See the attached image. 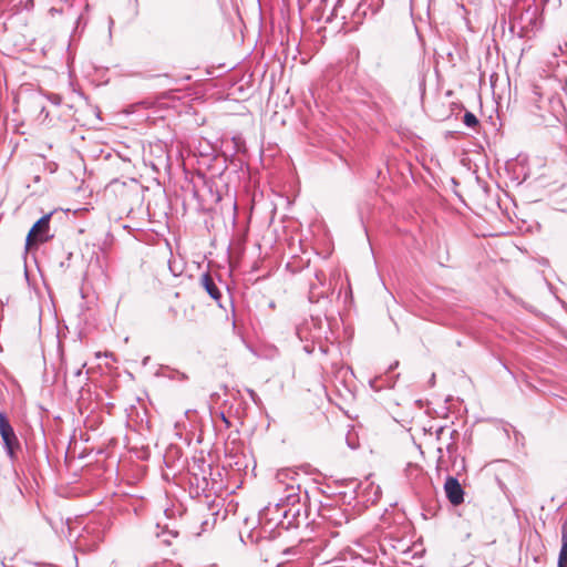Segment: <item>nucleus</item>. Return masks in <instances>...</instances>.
<instances>
[{"mask_svg":"<svg viewBox=\"0 0 567 567\" xmlns=\"http://www.w3.org/2000/svg\"><path fill=\"white\" fill-rule=\"evenodd\" d=\"M287 494L279 503L274 506H267L260 514V519L276 522V525L289 528L299 525L303 505L301 504L300 485L296 487L288 485Z\"/></svg>","mask_w":567,"mask_h":567,"instance_id":"obj_1","label":"nucleus"},{"mask_svg":"<svg viewBox=\"0 0 567 567\" xmlns=\"http://www.w3.org/2000/svg\"><path fill=\"white\" fill-rule=\"evenodd\" d=\"M0 435L3 442V446L7 455L9 456L12 464L18 460V451L21 449L20 441L16 435L13 427L11 426L6 414L0 411Z\"/></svg>","mask_w":567,"mask_h":567,"instance_id":"obj_2","label":"nucleus"},{"mask_svg":"<svg viewBox=\"0 0 567 567\" xmlns=\"http://www.w3.org/2000/svg\"><path fill=\"white\" fill-rule=\"evenodd\" d=\"M52 214H47L42 216L35 224L31 227L27 239L25 247L29 249L38 244L45 243L52 235H50V220Z\"/></svg>","mask_w":567,"mask_h":567,"instance_id":"obj_3","label":"nucleus"},{"mask_svg":"<svg viewBox=\"0 0 567 567\" xmlns=\"http://www.w3.org/2000/svg\"><path fill=\"white\" fill-rule=\"evenodd\" d=\"M320 319L311 318L310 320H306L296 328V334L300 339V341H309L320 338Z\"/></svg>","mask_w":567,"mask_h":567,"instance_id":"obj_4","label":"nucleus"},{"mask_svg":"<svg viewBox=\"0 0 567 567\" xmlns=\"http://www.w3.org/2000/svg\"><path fill=\"white\" fill-rule=\"evenodd\" d=\"M444 491L447 499L454 506H457L464 501V489L457 478L449 476L444 483Z\"/></svg>","mask_w":567,"mask_h":567,"instance_id":"obj_5","label":"nucleus"},{"mask_svg":"<svg viewBox=\"0 0 567 567\" xmlns=\"http://www.w3.org/2000/svg\"><path fill=\"white\" fill-rule=\"evenodd\" d=\"M200 284L203 288L207 291V293L216 301L221 298V293L217 285L215 284L214 278L210 274L205 272L200 277Z\"/></svg>","mask_w":567,"mask_h":567,"instance_id":"obj_6","label":"nucleus"},{"mask_svg":"<svg viewBox=\"0 0 567 567\" xmlns=\"http://www.w3.org/2000/svg\"><path fill=\"white\" fill-rule=\"evenodd\" d=\"M549 111L556 121H560L565 113V106L559 96H551L548 99Z\"/></svg>","mask_w":567,"mask_h":567,"instance_id":"obj_7","label":"nucleus"},{"mask_svg":"<svg viewBox=\"0 0 567 567\" xmlns=\"http://www.w3.org/2000/svg\"><path fill=\"white\" fill-rule=\"evenodd\" d=\"M463 123L467 127H475L478 124V120L472 112H466L463 117Z\"/></svg>","mask_w":567,"mask_h":567,"instance_id":"obj_8","label":"nucleus"},{"mask_svg":"<svg viewBox=\"0 0 567 567\" xmlns=\"http://www.w3.org/2000/svg\"><path fill=\"white\" fill-rule=\"evenodd\" d=\"M83 540H84V536L82 535V536L79 538V540H78V546H79V547L86 546V549H87V550H94V549L96 548V546H97L99 542H101V540H102V537H101V535L99 534V535L95 537L94 542H93L92 544H90V545L84 544V543H83Z\"/></svg>","mask_w":567,"mask_h":567,"instance_id":"obj_9","label":"nucleus"},{"mask_svg":"<svg viewBox=\"0 0 567 567\" xmlns=\"http://www.w3.org/2000/svg\"><path fill=\"white\" fill-rule=\"evenodd\" d=\"M450 437L452 442L446 445V450L451 454L456 451L455 440L458 437V432L456 430H451Z\"/></svg>","mask_w":567,"mask_h":567,"instance_id":"obj_10","label":"nucleus"},{"mask_svg":"<svg viewBox=\"0 0 567 567\" xmlns=\"http://www.w3.org/2000/svg\"><path fill=\"white\" fill-rule=\"evenodd\" d=\"M557 567H567V548L560 547Z\"/></svg>","mask_w":567,"mask_h":567,"instance_id":"obj_11","label":"nucleus"},{"mask_svg":"<svg viewBox=\"0 0 567 567\" xmlns=\"http://www.w3.org/2000/svg\"><path fill=\"white\" fill-rule=\"evenodd\" d=\"M9 489L13 499L22 497V491L16 483H11Z\"/></svg>","mask_w":567,"mask_h":567,"instance_id":"obj_12","label":"nucleus"},{"mask_svg":"<svg viewBox=\"0 0 567 567\" xmlns=\"http://www.w3.org/2000/svg\"><path fill=\"white\" fill-rule=\"evenodd\" d=\"M561 547L567 548V519L561 524Z\"/></svg>","mask_w":567,"mask_h":567,"instance_id":"obj_13","label":"nucleus"},{"mask_svg":"<svg viewBox=\"0 0 567 567\" xmlns=\"http://www.w3.org/2000/svg\"><path fill=\"white\" fill-rule=\"evenodd\" d=\"M248 392H249V395H250L251 400H252L255 403H258L259 398H258V395L256 394V392H255L254 390H248Z\"/></svg>","mask_w":567,"mask_h":567,"instance_id":"obj_14","label":"nucleus"},{"mask_svg":"<svg viewBox=\"0 0 567 567\" xmlns=\"http://www.w3.org/2000/svg\"><path fill=\"white\" fill-rule=\"evenodd\" d=\"M381 380V378H375L374 380L370 381V386L374 390H379V386L377 385V382Z\"/></svg>","mask_w":567,"mask_h":567,"instance_id":"obj_15","label":"nucleus"},{"mask_svg":"<svg viewBox=\"0 0 567 567\" xmlns=\"http://www.w3.org/2000/svg\"><path fill=\"white\" fill-rule=\"evenodd\" d=\"M284 554L287 556H290V555L295 556L297 553H296V549L291 547V548L285 549Z\"/></svg>","mask_w":567,"mask_h":567,"instance_id":"obj_16","label":"nucleus"},{"mask_svg":"<svg viewBox=\"0 0 567 567\" xmlns=\"http://www.w3.org/2000/svg\"><path fill=\"white\" fill-rule=\"evenodd\" d=\"M567 50V42H564V44H558V51L560 54H563Z\"/></svg>","mask_w":567,"mask_h":567,"instance_id":"obj_17","label":"nucleus"},{"mask_svg":"<svg viewBox=\"0 0 567 567\" xmlns=\"http://www.w3.org/2000/svg\"><path fill=\"white\" fill-rule=\"evenodd\" d=\"M444 432H445V427L444 426H441V427L437 429L436 436H437L439 440L444 434Z\"/></svg>","mask_w":567,"mask_h":567,"instance_id":"obj_18","label":"nucleus"},{"mask_svg":"<svg viewBox=\"0 0 567 567\" xmlns=\"http://www.w3.org/2000/svg\"><path fill=\"white\" fill-rule=\"evenodd\" d=\"M303 350H305L307 353H312V351H313V347H312V346H310V344H306V346L303 347Z\"/></svg>","mask_w":567,"mask_h":567,"instance_id":"obj_19","label":"nucleus"},{"mask_svg":"<svg viewBox=\"0 0 567 567\" xmlns=\"http://www.w3.org/2000/svg\"><path fill=\"white\" fill-rule=\"evenodd\" d=\"M399 365V362H394L393 364L390 365L389 370H393L395 369L396 367Z\"/></svg>","mask_w":567,"mask_h":567,"instance_id":"obj_20","label":"nucleus"},{"mask_svg":"<svg viewBox=\"0 0 567 567\" xmlns=\"http://www.w3.org/2000/svg\"><path fill=\"white\" fill-rule=\"evenodd\" d=\"M81 373H82V370H81V369H78V370L75 371V373H74V374H75L76 377H79V375H81Z\"/></svg>","mask_w":567,"mask_h":567,"instance_id":"obj_21","label":"nucleus"},{"mask_svg":"<svg viewBox=\"0 0 567 567\" xmlns=\"http://www.w3.org/2000/svg\"><path fill=\"white\" fill-rule=\"evenodd\" d=\"M437 452L440 453V458H441V457H442L443 449L440 446V447L437 449Z\"/></svg>","mask_w":567,"mask_h":567,"instance_id":"obj_22","label":"nucleus"},{"mask_svg":"<svg viewBox=\"0 0 567 567\" xmlns=\"http://www.w3.org/2000/svg\"><path fill=\"white\" fill-rule=\"evenodd\" d=\"M288 473L286 472H282V473H279V477L284 476V475H287Z\"/></svg>","mask_w":567,"mask_h":567,"instance_id":"obj_23","label":"nucleus"}]
</instances>
